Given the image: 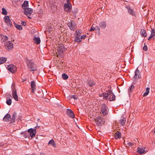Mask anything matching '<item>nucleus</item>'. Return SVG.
<instances>
[{
  "label": "nucleus",
  "instance_id": "f257e3e1",
  "mask_svg": "<svg viewBox=\"0 0 155 155\" xmlns=\"http://www.w3.org/2000/svg\"><path fill=\"white\" fill-rule=\"evenodd\" d=\"M107 93H104L100 95V96L103 97V99L107 100L110 101H114L115 100L116 97L112 91L108 90L106 91Z\"/></svg>",
  "mask_w": 155,
  "mask_h": 155
},
{
  "label": "nucleus",
  "instance_id": "f03ea898",
  "mask_svg": "<svg viewBox=\"0 0 155 155\" xmlns=\"http://www.w3.org/2000/svg\"><path fill=\"white\" fill-rule=\"evenodd\" d=\"M26 63L29 71L34 72L37 71V66L32 60H27Z\"/></svg>",
  "mask_w": 155,
  "mask_h": 155
},
{
  "label": "nucleus",
  "instance_id": "7ed1b4c3",
  "mask_svg": "<svg viewBox=\"0 0 155 155\" xmlns=\"http://www.w3.org/2000/svg\"><path fill=\"white\" fill-rule=\"evenodd\" d=\"M101 112L104 117L107 115L108 113V109L106 104H103L101 105Z\"/></svg>",
  "mask_w": 155,
  "mask_h": 155
},
{
  "label": "nucleus",
  "instance_id": "20e7f679",
  "mask_svg": "<svg viewBox=\"0 0 155 155\" xmlns=\"http://www.w3.org/2000/svg\"><path fill=\"white\" fill-rule=\"evenodd\" d=\"M95 122L98 126H101L104 123L103 118L101 116L97 117L95 119Z\"/></svg>",
  "mask_w": 155,
  "mask_h": 155
},
{
  "label": "nucleus",
  "instance_id": "39448f33",
  "mask_svg": "<svg viewBox=\"0 0 155 155\" xmlns=\"http://www.w3.org/2000/svg\"><path fill=\"white\" fill-rule=\"evenodd\" d=\"M71 5L70 2L68 0H67V3L64 4V10L65 12H69L71 11Z\"/></svg>",
  "mask_w": 155,
  "mask_h": 155
},
{
  "label": "nucleus",
  "instance_id": "423d86ee",
  "mask_svg": "<svg viewBox=\"0 0 155 155\" xmlns=\"http://www.w3.org/2000/svg\"><path fill=\"white\" fill-rule=\"evenodd\" d=\"M5 48L7 50L9 51L12 50L13 47V44L11 41H7L5 43Z\"/></svg>",
  "mask_w": 155,
  "mask_h": 155
},
{
  "label": "nucleus",
  "instance_id": "0eeeda50",
  "mask_svg": "<svg viewBox=\"0 0 155 155\" xmlns=\"http://www.w3.org/2000/svg\"><path fill=\"white\" fill-rule=\"evenodd\" d=\"M24 14L26 15L29 18L31 19V18L29 16L33 12L32 9L27 8L24 9Z\"/></svg>",
  "mask_w": 155,
  "mask_h": 155
},
{
  "label": "nucleus",
  "instance_id": "6e6552de",
  "mask_svg": "<svg viewBox=\"0 0 155 155\" xmlns=\"http://www.w3.org/2000/svg\"><path fill=\"white\" fill-rule=\"evenodd\" d=\"M76 35L74 41L76 42H80L81 41V39H80V36L81 35L80 32L79 31L77 30L75 31Z\"/></svg>",
  "mask_w": 155,
  "mask_h": 155
},
{
  "label": "nucleus",
  "instance_id": "1a4fd4ad",
  "mask_svg": "<svg viewBox=\"0 0 155 155\" xmlns=\"http://www.w3.org/2000/svg\"><path fill=\"white\" fill-rule=\"evenodd\" d=\"M76 23L73 21H71L68 23V25L71 30L74 31L76 28Z\"/></svg>",
  "mask_w": 155,
  "mask_h": 155
},
{
  "label": "nucleus",
  "instance_id": "9d476101",
  "mask_svg": "<svg viewBox=\"0 0 155 155\" xmlns=\"http://www.w3.org/2000/svg\"><path fill=\"white\" fill-rule=\"evenodd\" d=\"M4 20L5 22L6 23L7 25L8 26L10 27L12 26V22L10 20V19L8 16H5L4 18Z\"/></svg>",
  "mask_w": 155,
  "mask_h": 155
},
{
  "label": "nucleus",
  "instance_id": "9b49d317",
  "mask_svg": "<svg viewBox=\"0 0 155 155\" xmlns=\"http://www.w3.org/2000/svg\"><path fill=\"white\" fill-rule=\"evenodd\" d=\"M8 70L12 73H14L16 71V67L13 65L10 64L8 66Z\"/></svg>",
  "mask_w": 155,
  "mask_h": 155
},
{
  "label": "nucleus",
  "instance_id": "f8f14e48",
  "mask_svg": "<svg viewBox=\"0 0 155 155\" xmlns=\"http://www.w3.org/2000/svg\"><path fill=\"white\" fill-rule=\"evenodd\" d=\"M135 73V74L133 78L136 81L138 79L140 78L141 77V76L140 75V72L138 70V68L136 69Z\"/></svg>",
  "mask_w": 155,
  "mask_h": 155
},
{
  "label": "nucleus",
  "instance_id": "ddd939ff",
  "mask_svg": "<svg viewBox=\"0 0 155 155\" xmlns=\"http://www.w3.org/2000/svg\"><path fill=\"white\" fill-rule=\"evenodd\" d=\"M66 113L69 117L72 118H74L75 115L74 112L70 109H67Z\"/></svg>",
  "mask_w": 155,
  "mask_h": 155
},
{
  "label": "nucleus",
  "instance_id": "4468645a",
  "mask_svg": "<svg viewBox=\"0 0 155 155\" xmlns=\"http://www.w3.org/2000/svg\"><path fill=\"white\" fill-rule=\"evenodd\" d=\"M28 132L30 134V136L33 138L35 136L36 132V130L35 129L30 128L28 130Z\"/></svg>",
  "mask_w": 155,
  "mask_h": 155
},
{
  "label": "nucleus",
  "instance_id": "2eb2a0df",
  "mask_svg": "<svg viewBox=\"0 0 155 155\" xmlns=\"http://www.w3.org/2000/svg\"><path fill=\"white\" fill-rule=\"evenodd\" d=\"M12 95L14 99L17 101H18V97L17 94V91L15 89L13 90L12 91Z\"/></svg>",
  "mask_w": 155,
  "mask_h": 155
},
{
  "label": "nucleus",
  "instance_id": "dca6fc26",
  "mask_svg": "<svg viewBox=\"0 0 155 155\" xmlns=\"http://www.w3.org/2000/svg\"><path fill=\"white\" fill-rule=\"evenodd\" d=\"M151 29L150 35L148 39L149 40H152L153 38V39L155 38V29L153 28Z\"/></svg>",
  "mask_w": 155,
  "mask_h": 155
},
{
  "label": "nucleus",
  "instance_id": "f3484780",
  "mask_svg": "<svg viewBox=\"0 0 155 155\" xmlns=\"http://www.w3.org/2000/svg\"><path fill=\"white\" fill-rule=\"evenodd\" d=\"M31 92L33 93H34L36 90V84L35 82L34 81H32L31 82Z\"/></svg>",
  "mask_w": 155,
  "mask_h": 155
},
{
  "label": "nucleus",
  "instance_id": "a211bd4d",
  "mask_svg": "<svg viewBox=\"0 0 155 155\" xmlns=\"http://www.w3.org/2000/svg\"><path fill=\"white\" fill-rule=\"evenodd\" d=\"M99 27L102 29L105 28L107 26V22L105 21H103L100 22L99 24Z\"/></svg>",
  "mask_w": 155,
  "mask_h": 155
},
{
  "label": "nucleus",
  "instance_id": "6ab92c4d",
  "mask_svg": "<svg viewBox=\"0 0 155 155\" xmlns=\"http://www.w3.org/2000/svg\"><path fill=\"white\" fill-rule=\"evenodd\" d=\"M11 120V116L10 114H7L4 117L3 120L4 121L8 122Z\"/></svg>",
  "mask_w": 155,
  "mask_h": 155
},
{
  "label": "nucleus",
  "instance_id": "aec40b11",
  "mask_svg": "<svg viewBox=\"0 0 155 155\" xmlns=\"http://www.w3.org/2000/svg\"><path fill=\"white\" fill-rule=\"evenodd\" d=\"M121 137V134L120 132L119 131H117L114 134V137L116 139H120Z\"/></svg>",
  "mask_w": 155,
  "mask_h": 155
},
{
  "label": "nucleus",
  "instance_id": "412c9836",
  "mask_svg": "<svg viewBox=\"0 0 155 155\" xmlns=\"http://www.w3.org/2000/svg\"><path fill=\"white\" fill-rule=\"evenodd\" d=\"M137 152L139 153L142 154L144 153H145V148L143 147H138L137 148Z\"/></svg>",
  "mask_w": 155,
  "mask_h": 155
},
{
  "label": "nucleus",
  "instance_id": "4be33fe9",
  "mask_svg": "<svg viewBox=\"0 0 155 155\" xmlns=\"http://www.w3.org/2000/svg\"><path fill=\"white\" fill-rule=\"evenodd\" d=\"M126 8L128 10L129 13L132 15H135L134 12L133 10L132 9H131L130 7L127 6Z\"/></svg>",
  "mask_w": 155,
  "mask_h": 155
},
{
  "label": "nucleus",
  "instance_id": "5701e85b",
  "mask_svg": "<svg viewBox=\"0 0 155 155\" xmlns=\"http://www.w3.org/2000/svg\"><path fill=\"white\" fill-rule=\"evenodd\" d=\"M48 145H51L53 147H56V145L53 139L49 141L48 143Z\"/></svg>",
  "mask_w": 155,
  "mask_h": 155
},
{
  "label": "nucleus",
  "instance_id": "b1692460",
  "mask_svg": "<svg viewBox=\"0 0 155 155\" xmlns=\"http://www.w3.org/2000/svg\"><path fill=\"white\" fill-rule=\"evenodd\" d=\"M22 7L24 9L27 8L28 7V2L27 1H25L22 5Z\"/></svg>",
  "mask_w": 155,
  "mask_h": 155
},
{
  "label": "nucleus",
  "instance_id": "393cba45",
  "mask_svg": "<svg viewBox=\"0 0 155 155\" xmlns=\"http://www.w3.org/2000/svg\"><path fill=\"white\" fill-rule=\"evenodd\" d=\"M34 42L37 45H38L40 44L41 41L40 39L39 38L36 37H34L33 39Z\"/></svg>",
  "mask_w": 155,
  "mask_h": 155
},
{
  "label": "nucleus",
  "instance_id": "a878e982",
  "mask_svg": "<svg viewBox=\"0 0 155 155\" xmlns=\"http://www.w3.org/2000/svg\"><path fill=\"white\" fill-rule=\"evenodd\" d=\"M88 84L90 87H92L94 85L95 83L92 80H89L87 81Z\"/></svg>",
  "mask_w": 155,
  "mask_h": 155
},
{
  "label": "nucleus",
  "instance_id": "bb28decb",
  "mask_svg": "<svg viewBox=\"0 0 155 155\" xmlns=\"http://www.w3.org/2000/svg\"><path fill=\"white\" fill-rule=\"evenodd\" d=\"M14 25L15 27L18 30H21L22 29V25H18L15 23H14Z\"/></svg>",
  "mask_w": 155,
  "mask_h": 155
},
{
  "label": "nucleus",
  "instance_id": "cd10ccee",
  "mask_svg": "<svg viewBox=\"0 0 155 155\" xmlns=\"http://www.w3.org/2000/svg\"><path fill=\"white\" fill-rule=\"evenodd\" d=\"M6 61V58L5 57L0 58V64L5 63Z\"/></svg>",
  "mask_w": 155,
  "mask_h": 155
},
{
  "label": "nucleus",
  "instance_id": "c85d7f7f",
  "mask_svg": "<svg viewBox=\"0 0 155 155\" xmlns=\"http://www.w3.org/2000/svg\"><path fill=\"white\" fill-rule=\"evenodd\" d=\"M1 37L3 42L5 41L8 40V38L6 35H2L1 36Z\"/></svg>",
  "mask_w": 155,
  "mask_h": 155
},
{
  "label": "nucleus",
  "instance_id": "c756f323",
  "mask_svg": "<svg viewBox=\"0 0 155 155\" xmlns=\"http://www.w3.org/2000/svg\"><path fill=\"white\" fill-rule=\"evenodd\" d=\"M126 119L125 118L123 117V118L121 119L120 120V123L121 125H124L125 123Z\"/></svg>",
  "mask_w": 155,
  "mask_h": 155
},
{
  "label": "nucleus",
  "instance_id": "7c9ffc66",
  "mask_svg": "<svg viewBox=\"0 0 155 155\" xmlns=\"http://www.w3.org/2000/svg\"><path fill=\"white\" fill-rule=\"evenodd\" d=\"M17 116V114L15 112H14L12 114V117L11 118V120H12L13 122H14L15 120V119L16 118Z\"/></svg>",
  "mask_w": 155,
  "mask_h": 155
},
{
  "label": "nucleus",
  "instance_id": "2f4dec72",
  "mask_svg": "<svg viewBox=\"0 0 155 155\" xmlns=\"http://www.w3.org/2000/svg\"><path fill=\"white\" fill-rule=\"evenodd\" d=\"M140 33L142 36L145 37L147 36V34L145 30L143 29L141 30Z\"/></svg>",
  "mask_w": 155,
  "mask_h": 155
},
{
  "label": "nucleus",
  "instance_id": "473e14b6",
  "mask_svg": "<svg viewBox=\"0 0 155 155\" xmlns=\"http://www.w3.org/2000/svg\"><path fill=\"white\" fill-rule=\"evenodd\" d=\"M149 91L150 88L149 87H147L146 89L145 92L143 94V96L145 97L149 93Z\"/></svg>",
  "mask_w": 155,
  "mask_h": 155
},
{
  "label": "nucleus",
  "instance_id": "72a5a7b5",
  "mask_svg": "<svg viewBox=\"0 0 155 155\" xmlns=\"http://www.w3.org/2000/svg\"><path fill=\"white\" fill-rule=\"evenodd\" d=\"M62 77L63 79L64 80H67L68 78V76L65 73H63L62 75Z\"/></svg>",
  "mask_w": 155,
  "mask_h": 155
},
{
  "label": "nucleus",
  "instance_id": "f704fd0d",
  "mask_svg": "<svg viewBox=\"0 0 155 155\" xmlns=\"http://www.w3.org/2000/svg\"><path fill=\"white\" fill-rule=\"evenodd\" d=\"M125 145H126V147H132L134 145V144L131 142H128L126 144V143H124Z\"/></svg>",
  "mask_w": 155,
  "mask_h": 155
},
{
  "label": "nucleus",
  "instance_id": "c9c22d12",
  "mask_svg": "<svg viewBox=\"0 0 155 155\" xmlns=\"http://www.w3.org/2000/svg\"><path fill=\"white\" fill-rule=\"evenodd\" d=\"M2 14L5 15H6L7 14V11L5 8H2Z\"/></svg>",
  "mask_w": 155,
  "mask_h": 155
},
{
  "label": "nucleus",
  "instance_id": "e433bc0d",
  "mask_svg": "<svg viewBox=\"0 0 155 155\" xmlns=\"http://www.w3.org/2000/svg\"><path fill=\"white\" fill-rule=\"evenodd\" d=\"M134 89V86L133 85H131L130 88L128 89V92L129 94H130V92H131L133 91V89Z\"/></svg>",
  "mask_w": 155,
  "mask_h": 155
},
{
  "label": "nucleus",
  "instance_id": "4c0bfd02",
  "mask_svg": "<svg viewBox=\"0 0 155 155\" xmlns=\"http://www.w3.org/2000/svg\"><path fill=\"white\" fill-rule=\"evenodd\" d=\"M6 102L7 104L8 105H11V104H12V100H11V99H10L8 100H7L6 101Z\"/></svg>",
  "mask_w": 155,
  "mask_h": 155
},
{
  "label": "nucleus",
  "instance_id": "58836bf2",
  "mask_svg": "<svg viewBox=\"0 0 155 155\" xmlns=\"http://www.w3.org/2000/svg\"><path fill=\"white\" fill-rule=\"evenodd\" d=\"M71 98H73L75 100H76L77 99L78 96L75 95H73L71 96Z\"/></svg>",
  "mask_w": 155,
  "mask_h": 155
},
{
  "label": "nucleus",
  "instance_id": "ea45409f",
  "mask_svg": "<svg viewBox=\"0 0 155 155\" xmlns=\"http://www.w3.org/2000/svg\"><path fill=\"white\" fill-rule=\"evenodd\" d=\"M143 50L145 51H146L147 50V47L146 45H145L143 47Z\"/></svg>",
  "mask_w": 155,
  "mask_h": 155
},
{
  "label": "nucleus",
  "instance_id": "a19ab883",
  "mask_svg": "<svg viewBox=\"0 0 155 155\" xmlns=\"http://www.w3.org/2000/svg\"><path fill=\"white\" fill-rule=\"evenodd\" d=\"M86 37V35H83L81 36V38H80V39H81V40L82 39H84V38H85Z\"/></svg>",
  "mask_w": 155,
  "mask_h": 155
},
{
  "label": "nucleus",
  "instance_id": "79ce46f5",
  "mask_svg": "<svg viewBox=\"0 0 155 155\" xmlns=\"http://www.w3.org/2000/svg\"><path fill=\"white\" fill-rule=\"evenodd\" d=\"M95 28H94V27H93V26H91V29L90 30V31H93L95 29Z\"/></svg>",
  "mask_w": 155,
  "mask_h": 155
},
{
  "label": "nucleus",
  "instance_id": "37998d69",
  "mask_svg": "<svg viewBox=\"0 0 155 155\" xmlns=\"http://www.w3.org/2000/svg\"><path fill=\"white\" fill-rule=\"evenodd\" d=\"M21 24H22L23 26H25L26 25V23L24 21H22L21 22Z\"/></svg>",
  "mask_w": 155,
  "mask_h": 155
},
{
  "label": "nucleus",
  "instance_id": "c03bdc74",
  "mask_svg": "<svg viewBox=\"0 0 155 155\" xmlns=\"http://www.w3.org/2000/svg\"><path fill=\"white\" fill-rule=\"evenodd\" d=\"M24 134L25 135H24V136L25 137V138H27L28 137V135L27 134H26V133H24Z\"/></svg>",
  "mask_w": 155,
  "mask_h": 155
},
{
  "label": "nucleus",
  "instance_id": "a18cd8bd",
  "mask_svg": "<svg viewBox=\"0 0 155 155\" xmlns=\"http://www.w3.org/2000/svg\"><path fill=\"white\" fill-rule=\"evenodd\" d=\"M96 28H97V30H98V31H100V28L98 26H96Z\"/></svg>",
  "mask_w": 155,
  "mask_h": 155
},
{
  "label": "nucleus",
  "instance_id": "49530a36",
  "mask_svg": "<svg viewBox=\"0 0 155 155\" xmlns=\"http://www.w3.org/2000/svg\"><path fill=\"white\" fill-rule=\"evenodd\" d=\"M40 155H45L44 153H41L40 154Z\"/></svg>",
  "mask_w": 155,
  "mask_h": 155
},
{
  "label": "nucleus",
  "instance_id": "de8ad7c7",
  "mask_svg": "<svg viewBox=\"0 0 155 155\" xmlns=\"http://www.w3.org/2000/svg\"><path fill=\"white\" fill-rule=\"evenodd\" d=\"M40 127V126H36L35 127V128H36V129H37V128H39V127Z\"/></svg>",
  "mask_w": 155,
  "mask_h": 155
},
{
  "label": "nucleus",
  "instance_id": "09e8293b",
  "mask_svg": "<svg viewBox=\"0 0 155 155\" xmlns=\"http://www.w3.org/2000/svg\"><path fill=\"white\" fill-rule=\"evenodd\" d=\"M154 134H155V130L154 131Z\"/></svg>",
  "mask_w": 155,
  "mask_h": 155
},
{
  "label": "nucleus",
  "instance_id": "8fccbe9b",
  "mask_svg": "<svg viewBox=\"0 0 155 155\" xmlns=\"http://www.w3.org/2000/svg\"><path fill=\"white\" fill-rule=\"evenodd\" d=\"M21 134H23V133H22V132H21Z\"/></svg>",
  "mask_w": 155,
  "mask_h": 155
}]
</instances>
